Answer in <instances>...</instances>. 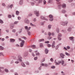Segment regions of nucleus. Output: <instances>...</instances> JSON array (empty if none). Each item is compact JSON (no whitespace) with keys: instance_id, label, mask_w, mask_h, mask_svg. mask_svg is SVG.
I'll return each mask as SVG.
<instances>
[{"instance_id":"1","label":"nucleus","mask_w":75,"mask_h":75,"mask_svg":"<svg viewBox=\"0 0 75 75\" xmlns=\"http://www.w3.org/2000/svg\"><path fill=\"white\" fill-rule=\"evenodd\" d=\"M18 59H17L18 61H20V62H21L22 61V57L20 56H19L18 57Z\"/></svg>"},{"instance_id":"2","label":"nucleus","mask_w":75,"mask_h":75,"mask_svg":"<svg viewBox=\"0 0 75 75\" xmlns=\"http://www.w3.org/2000/svg\"><path fill=\"white\" fill-rule=\"evenodd\" d=\"M25 43V42L24 41V40H22V42L21 43L20 47H23V45H24Z\"/></svg>"},{"instance_id":"3","label":"nucleus","mask_w":75,"mask_h":75,"mask_svg":"<svg viewBox=\"0 0 75 75\" xmlns=\"http://www.w3.org/2000/svg\"><path fill=\"white\" fill-rule=\"evenodd\" d=\"M61 37H62V35L61 34V33H59L58 35V36L57 37V38L58 40L60 41V40H61Z\"/></svg>"},{"instance_id":"4","label":"nucleus","mask_w":75,"mask_h":75,"mask_svg":"<svg viewBox=\"0 0 75 75\" xmlns=\"http://www.w3.org/2000/svg\"><path fill=\"white\" fill-rule=\"evenodd\" d=\"M34 13L36 15V16H39V11H34Z\"/></svg>"},{"instance_id":"5","label":"nucleus","mask_w":75,"mask_h":75,"mask_svg":"<svg viewBox=\"0 0 75 75\" xmlns=\"http://www.w3.org/2000/svg\"><path fill=\"white\" fill-rule=\"evenodd\" d=\"M30 28L31 27H29L28 28V27H27V26L25 27V29H26V30H27V31H28L30 30Z\"/></svg>"},{"instance_id":"6","label":"nucleus","mask_w":75,"mask_h":75,"mask_svg":"<svg viewBox=\"0 0 75 75\" xmlns=\"http://www.w3.org/2000/svg\"><path fill=\"white\" fill-rule=\"evenodd\" d=\"M60 55L61 57L62 58H64V56H65V55H64V54L62 53H61L60 54Z\"/></svg>"},{"instance_id":"7","label":"nucleus","mask_w":75,"mask_h":75,"mask_svg":"<svg viewBox=\"0 0 75 75\" xmlns=\"http://www.w3.org/2000/svg\"><path fill=\"white\" fill-rule=\"evenodd\" d=\"M14 41H15V39H10V42H14Z\"/></svg>"},{"instance_id":"8","label":"nucleus","mask_w":75,"mask_h":75,"mask_svg":"<svg viewBox=\"0 0 75 75\" xmlns=\"http://www.w3.org/2000/svg\"><path fill=\"white\" fill-rule=\"evenodd\" d=\"M41 18L42 19V20H46V21H48L47 19L45 18L43 16H41Z\"/></svg>"},{"instance_id":"9","label":"nucleus","mask_w":75,"mask_h":75,"mask_svg":"<svg viewBox=\"0 0 75 75\" xmlns=\"http://www.w3.org/2000/svg\"><path fill=\"white\" fill-rule=\"evenodd\" d=\"M19 4L21 5V4H23V0H21L19 2Z\"/></svg>"},{"instance_id":"10","label":"nucleus","mask_w":75,"mask_h":75,"mask_svg":"<svg viewBox=\"0 0 75 75\" xmlns=\"http://www.w3.org/2000/svg\"><path fill=\"white\" fill-rule=\"evenodd\" d=\"M35 52L36 53V55H40V53H38V51H35Z\"/></svg>"},{"instance_id":"11","label":"nucleus","mask_w":75,"mask_h":75,"mask_svg":"<svg viewBox=\"0 0 75 75\" xmlns=\"http://www.w3.org/2000/svg\"><path fill=\"white\" fill-rule=\"evenodd\" d=\"M62 7L63 8H65L66 7V5L65 4H63L62 5Z\"/></svg>"},{"instance_id":"12","label":"nucleus","mask_w":75,"mask_h":75,"mask_svg":"<svg viewBox=\"0 0 75 75\" xmlns=\"http://www.w3.org/2000/svg\"><path fill=\"white\" fill-rule=\"evenodd\" d=\"M45 53L46 54H47L48 53V50L46 49L45 50Z\"/></svg>"},{"instance_id":"13","label":"nucleus","mask_w":75,"mask_h":75,"mask_svg":"<svg viewBox=\"0 0 75 75\" xmlns=\"http://www.w3.org/2000/svg\"><path fill=\"white\" fill-rule=\"evenodd\" d=\"M21 65L22 67H25V64H24V63L23 62L22 63Z\"/></svg>"},{"instance_id":"14","label":"nucleus","mask_w":75,"mask_h":75,"mask_svg":"<svg viewBox=\"0 0 75 75\" xmlns=\"http://www.w3.org/2000/svg\"><path fill=\"white\" fill-rule=\"evenodd\" d=\"M54 63H56L55 64L56 65H59V63L57 62V60H55Z\"/></svg>"},{"instance_id":"15","label":"nucleus","mask_w":75,"mask_h":75,"mask_svg":"<svg viewBox=\"0 0 75 75\" xmlns=\"http://www.w3.org/2000/svg\"><path fill=\"white\" fill-rule=\"evenodd\" d=\"M19 13H20V12L19 11H16V15H17V16H18V14H19Z\"/></svg>"},{"instance_id":"16","label":"nucleus","mask_w":75,"mask_h":75,"mask_svg":"<svg viewBox=\"0 0 75 75\" xmlns=\"http://www.w3.org/2000/svg\"><path fill=\"white\" fill-rule=\"evenodd\" d=\"M32 48L33 49H34V48H36V47H35V45H33L32 46Z\"/></svg>"},{"instance_id":"17","label":"nucleus","mask_w":75,"mask_h":75,"mask_svg":"<svg viewBox=\"0 0 75 75\" xmlns=\"http://www.w3.org/2000/svg\"><path fill=\"white\" fill-rule=\"evenodd\" d=\"M0 49L1 50H4V48L3 47L1 46H0Z\"/></svg>"},{"instance_id":"18","label":"nucleus","mask_w":75,"mask_h":75,"mask_svg":"<svg viewBox=\"0 0 75 75\" xmlns=\"http://www.w3.org/2000/svg\"><path fill=\"white\" fill-rule=\"evenodd\" d=\"M49 17L50 18H53V16L52 15H50L49 16Z\"/></svg>"},{"instance_id":"19","label":"nucleus","mask_w":75,"mask_h":75,"mask_svg":"<svg viewBox=\"0 0 75 75\" xmlns=\"http://www.w3.org/2000/svg\"><path fill=\"white\" fill-rule=\"evenodd\" d=\"M74 39V37H69V40H73Z\"/></svg>"},{"instance_id":"20","label":"nucleus","mask_w":75,"mask_h":75,"mask_svg":"<svg viewBox=\"0 0 75 75\" xmlns=\"http://www.w3.org/2000/svg\"><path fill=\"white\" fill-rule=\"evenodd\" d=\"M62 25L64 26V25H65V22L62 23Z\"/></svg>"},{"instance_id":"21","label":"nucleus","mask_w":75,"mask_h":75,"mask_svg":"<svg viewBox=\"0 0 75 75\" xmlns=\"http://www.w3.org/2000/svg\"><path fill=\"white\" fill-rule=\"evenodd\" d=\"M65 54L66 55H67V56H69L70 55V54L67 52H65Z\"/></svg>"},{"instance_id":"22","label":"nucleus","mask_w":75,"mask_h":75,"mask_svg":"<svg viewBox=\"0 0 75 75\" xmlns=\"http://www.w3.org/2000/svg\"><path fill=\"white\" fill-rule=\"evenodd\" d=\"M30 25L31 26H33L34 27H35V25H33V23H30Z\"/></svg>"},{"instance_id":"23","label":"nucleus","mask_w":75,"mask_h":75,"mask_svg":"<svg viewBox=\"0 0 75 75\" xmlns=\"http://www.w3.org/2000/svg\"><path fill=\"white\" fill-rule=\"evenodd\" d=\"M0 23H3V21L1 19H0Z\"/></svg>"},{"instance_id":"24","label":"nucleus","mask_w":75,"mask_h":75,"mask_svg":"<svg viewBox=\"0 0 75 75\" xmlns=\"http://www.w3.org/2000/svg\"><path fill=\"white\" fill-rule=\"evenodd\" d=\"M71 30H72V29H71V28H69L68 29V31H71Z\"/></svg>"},{"instance_id":"25","label":"nucleus","mask_w":75,"mask_h":75,"mask_svg":"<svg viewBox=\"0 0 75 75\" xmlns=\"http://www.w3.org/2000/svg\"><path fill=\"white\" fill-rule=\"evenodd\" d=\"M46 1H45V0H43V3L44 4H46Z\"/></svg>"},{"instance_id":"26","label":"nucleus","mask_w":75,"mask_h":75,"mask_svg":"<svg viewBox=\"0 0 75 75\" xmlns=\"http://www.w3.org/2000/svg\"><path fill=\"white\" fill-rule=\"evenodd\" d=\"M40 47H43V45L42 44V43H40Z\"/></svg>"},{"instance_id":"27","label":"nucleus","mask_w":75,"mask_h":75,"mask_svg":"<svg viewBox=\"0 0 75 75\" xmlns=\"http://www.w3.org/2000/svg\"><path fill=\"white\" fill-rule=\"evenodd\" d=\"M62 12L63 13H66V11H65V10H63L62 11Z\"/></svg>"},{"instance_id":"28","label":"nucleus","mask_w":75,"mask_h":75,"mask_svg":"<svg viewBox=\"0 0 75 75\" xmlns=\"http://www.w3.org/2000/svg\"><path fill=\"white\" fill-rule=\"evenodd\" d=\"M51 68H52V69H54L55 68V67L54 66H52L51 67Z\"/></svg>"},{"instance_id":"29","label":"nucleus","mask_w":75,"mask_h":75,"mask_svg":"<svg viewBox=\"0 0 75 75\" xmlns=\"http://www.w3.org/2000/svg\"><path fill=\"white\" fill-rule=\"evenodd\" d=\"M58 7H60L61 6V3H58Z\"/></svg>"},{"instance_id":"30","label":"nucleus","mask_w":75,"mask_h":75,"mask_svg":"<svg viewBox=\"0 0 75 75\" xmlns=\"http://www.w3.org/2000/svg\"><path fill=\"white\" fill-rule=\"evenodd\" d=\"M5 71L6 72H8V70L7 69H5Z\"/></svg>"},{"instance_id":"31","label":"nucleus","mask_w":75,"mask_h":75,"mask_svg":"<svg viewBox=\"0 0 75 75\" xmlns=\"http://www.w3.org/2000/svg\"><path fill=\"white\" fill-rule=\"evenodd\" d=\"M18 21H15L14 23V24H18Z\"/></svg>"},{"instance_id":"32","label":"nucleus","mask_w":75,"mask_h":75,"mask_svg":"<svg viewBox=\"0 0 75 75\" xmlns=\"http://www.w3.org/2000/svg\"><path fill=\"white\" fill-rule=\"evenodd\" d=\"M8 18H11V16L10 15H9L8 16Z\"/></svg>"},{"instance_id":"33","label":"nucleus","mask_w":75,"mask_h":75,"mask_svg":"<svg viewBox=\"0 0 75 75\" xmlns=\"http://www.w3.org/2000/svg\"><path fill=\"white\" fill-rule=\"evenodd\" d=\"M52 48H55V45H52Z\"/></svg>"},{"instance_id":"34","label":"nucleus","mask_w":75,"mask_h":75,"mask_svg":"<svg viewBox=\"0 0 75 75\" xmlns=\"http://www.w3.org/2000/svg\"><path fill=\"white\" fill-rule=\"evenodd\" d=\"M47 46L48 47H51V45L50 44H47Z\"/></svg>"},{"instance_id":"35","label":"nucleus","mask_w":75,"mask_h":75,"mask_svg":"<svg viewBox=\"0 0 75 75\" xmlns=\"http://www.w3.org/2000/svg\"><path fill=\"white\" fill-rule=\"evenodd\" d=\"M42 0H39V3H42Z\"/></svg>"},{"instance_id":"36","label":"nucleus","mask_w":75,"mask_h":75,"mask_svg":"<svg viewBox=\"0 0 75 75\" xmlns=\"http://www.w3.org/2000/svg\"><path fill=\"white\" fill-rule=\"evenodd\" d=\"M28 34L29 35H31V33L30 32H28Z\"/></svg>"},{"instance_id":"37","label":"nucleus","mask_w":75,"mask_h":75,"mask_svg":"<svg viewBox=\"0 0 75 75\" xmlns=\"http://www.w3.org/2000/svg\"><path fill=\"white\" fill-rule=\"evenodd\" d=\"M38 58L37 57H34V59L35 60H37V59Z\"/></svg>"},{"instance_id":"38","label":"nucleus","mask_w":75,"mask_h":75,"mask_svg":"<svg viewBox=\"0 0 75 75\" xmlns=\"http://www.w3.org/2000/svg\"><path fill=\"white\" fill-rule=\"evenodd\" d=\"M51 1H52V0H49L48 1V3H51Z\"/></svg>"},{"instance_id":"39","label":"nucleus","mask_w":75,"mask_h":75,"mask_svg":"<svg viewBox=\"0 0 75 75\" xmlns=\"http://www.w3.org/2000/svg\"><path fill=\"white\" fill-rule=\"evenodd\" d=\"M48 34L49 35V36H50L51 35V33L49 32L48 33Z\"/></svg>"},{"instance_id":"40","label":"nucleus","mask_w":75,"mask_h":75,"mask_svg":"<svg viewBox=\"0 0 75 75\" xmlns=\"http://www.w3.org/2000/svg\"><path fill=\"white\" fill-rule=\"evenodd\" d=\"M51 25H48V28H51Z\"/></svg>"},{"instance_id":"41","label":"nucleus","mask_w":75,"mask_h":75,"mask_svg":"<svg viewBox=\"0 0 75 75\" xmlns=\"http://www.w3.org/2000/svg\"><path fill=\"white\" fill-rule=\"evenodd\" d=\"M55 42L54 41H53L52 43V45H55Z\"/></svg>"},{"instance_id":"42","label":"nucleus","mask_w":75,"mask_h":75,"mask_svg":"<svg viewBox=\"0 0 75 75\" xmlns=\"http://www.w3.org/2000/svg\"><path fill=\"white\" fill-rule=\"evenodd\" d=\"M63 49L64 50H66V51H67V48H66V47H64L63 48Z\"/></svg>"},{"instance_id":"43","label":"nucleus","mask_w":75,"mask_h":75,"mask_svg":"<svg viewBox=\"0 0 75 75\" xmlns=\"http://www.w3.org/2000/svg\"><path fill=\"white\" fill-rule=\"evenodd\" d=\"M16 30L13 29V30H12V32H13V33H15V32H16Z\"/></svg>"},{"instance_id":"44","label":"nucleus","mask_w":75,"mask_h":75,"mask_svg":"<svg viewBox=\"0 0 75 75\" xmlns=\"http://www.w3.org/2000/svg\"><path fill=\"white\" fill-rule=\"evenodd\" d=\"M50 61L52 62H53V61H54V60H53V59H52V58H51V59H50Z\"/></svg>"},{"instance_id":"45","label":"nucleus","mask_w":75,"mask_h":75,"mask_svg":"<svg viewBox=\"0 0 75 75\" xmlns=\"http://www.w3.org/2000/svg\"><path fill=\"white\" fill-rule=\"evenodd\" d=\"M0 69H4V67H0V72H1V70Z\"/></svg>"},{"instance_id":"46","label":"nucleus","mask_w":75,"mask_h":75,"mask_svg":"<svg viewBox=\"0 0 75 75\" xmlns=\"http://www.w3.org/2000/svg\"><path fill=\"white\" fill-rule=\"evenodd\" d=\"M44 40V39H41L40 40V42H41V41H43Z\"/></svg>"},{"instance_id":"47","label":"nucleus","mask_w":75,"mask_h":75,"mask_svg":"<svg viewBox=\"0 0 75 75\" xmlns=\"http://www.w3.org/2000/svg\"><path fill=\"white\" fill-rule=\"evenodd\" d=\"M13 5L11 4L10 6V7L11 8H12V7H13Z\"/></svg>"},{"instance_id":"48","label":"nucleus","mask_w":75,"mask_h":75,"mask_svg":"<svg viewBox=\"0 0 75 75\" xmlns=\"http://www.w3.org/2000/svg\"><path fill=\"white\" fill-rule=\"evenodd\" d=\"M64 64V61H62V65H63Z\"/></svg>"},{"instance_id":"49","label":"nucleus","mask_w":75,"mask_h":75,"mask_svg":"<svg viewBox=\"0 0 75 75\" xmlns=\"http://www.w3.org/2000/svg\"><path fill=\"white\" fill-rule=\"evenodd\" d=\"M61 74H63V75H65V74L64 73V72H63V71H62L61 72Z\"/></svg>"},{"instance_id":"50","label":"nucleus","mask_w":75,"mask_h":75,"mask_svg":"<svg viewBox=\"0 0 75 75\" xmlns=\"http://www.w3.org/2000/svg\"><path fill=\"white\" fill-rule=\"evenodd\" d=\"M15 63L16 64H18V63H19V62H18L17 61H16L15 62Z\"/></svg>"},{"instance_id":"51","label":"nucleus","mask_w":75,"mask_h":75,"mask_svg":"<svg viewBox=\"0 0 75 75\" xmlns=\"http://www.w3.org/2000/svg\"><path fill=\"white\" fill-rule=\"evenodd\" d=\"M50 42L48 41H46L45 42V43H46L47 44H48V43H49Z\"/></svg>"},{"instance_id":"52","label":"nucleus","mask_w":75,"mask_h":75,"mask_svg":"<svg viewBox=\"0 0 75 75\" xmlns=\"http://www.w3.org/2000/svg\"><path fill=\"white\" fill-rule=\"evenodd\" d=\"M23 39H24V40H26L27 39V38L24 36L23 37Z\"/></svg>"},{"instance_id":"53","label":"nucleus","mask_w":75,"mask_h":75,"mask_svg":"<svg viewBox=\"0 0 75 75\" xmlns=\"http://www.w3.org/2000/svg\"><path fill=\"white\" fill-rule=\"evenodd\" d=\"M67 49H68V50H69V49H70V47H69V46H67Z\"/></svg>"},{"instance_id":"54","label":"nucleus","mask_w":75,"mask_h":75,"mask_svg":"<svg viewBox=\"0 0 75 75\" xmlns=\"http://www.w3.org/2000/svg\"><path fill=\"white\" fill-rule=\"evenodd\" d=\"M18 20H20V19H21V17H18Z\"/></svg>"},{"instance_id":"55","label":"nucleus","mask_w":75,"mask_h":75,"mask_svg":"<svg viewBox=\"0 0 75 75\" xmlns=\"http://www.w3.org/2000/svg\"><path fill=\"white\" fill-rule=\"evenodd\" d=\"M2 5H3V6H4V7L6 6V5H5V4L4 3L2 4Z\"/></svg>"},{"instance_id":"56","label":"nucleus","mask_w":75,"mask_h":75,"mask_svg":"<svg viewBox=\"0 0 75 75\" xmlns=\"http://www.w3.org/2000/svg\"><path fill=\"white\" fill-rule=\"evenodd\" d=\"M26 64L28 65H29V63L27 62H26Z\"/></svg>"},{"instance_id":"57","label":"nucleus","mask_w":75,"mask_h":75,"mask_svg":"<svg viewBox=\"0 0 75 75\" xmlns=\"http://www.w3.org/2000/svg\"><path fill=\"white\" fill-rule=\"evenodd\" d=\"M6 31L7 32V33H8V32H9V30H6Z\"/></svg>"},{"instance_id":"58","label":"nucleus","mask_w":75,"mask_h":75,"mask_svg":"<svg viewBox=\"0 0 75 75\" xmlns=\"http://www.w3.org/2000/svg\"><path fill=\"white\" fill-rule=\"evenodd\" d=\"M44 66L45 67H47V66H48V65H47V64H45Z\"/></svg>"},{"instance_id":"59","label":"nucleus","mask_w":75,"mask_h":75,"mask_svg":"<svg viewBox=\"0 0 75 75\" xmlns=\"http://www.w3.org/2000/svg\"><path fill=\"white\" fill-rule=\"evenodd\" d=\"M31 4H32V5H33L34 4V3L33 2H32L31 3Z\"/></svg>"},{"instance_id":"60","label":"nucleus","mask_w":75,"mask_h":75,"mask_svg":"<svg viewBox=\"0 0 75 75\" xmlns=\"http://www.w3.org/2000/svg\"><path fill=\"white\" fill-rule=\"evenodd\" d=\"M57 33H59V29H57Z\"/></svg>"},{"instance_id":"61","label":"nucleus","mask_w":75,"mask_h":75,"mask_svg":"<svg viewBox=\"0 0 75 75\" xmlns=\"http://www.w3.org/2000/svg\"><path fill=\"white\" fill-rule=\"evenodd\" d=\"M1 40L2 41H4V38H2Z\"/></svg>"},{"instance_id":"62","label":"nucleus","mask_w":75,"mask_h":75,"mask_svg":"<svg viewBox=\"0 0 75 75\" xmlns=\"http://www.w3.org/2000/svg\"><path fill=\"white\" fill-rule=\"evenodd\" d=\"M3 54L2 53H0V55H3Z\"/></svg>"},{"instance_id":"63","label":"nucleus","mask_w":75,"mask_h":75,"mask_svg":"<svg viewBox=\"0 0 75 75\" xmlns=\"http://www.w3.org/2000/svg\"><path fill=\"white\" fill-rule=\"evenodd\" d=\"M15 75H18V74H17V73H16L15 74Z\"/></svg>"},{"instance_id":"64","label":"nucleus","mask_w":75,"mask_h":75,"mask_svg":"<svg viewBox=\"0 0 75 75\" xmlns=\"http://www.w3.org/2000/svg\"><path fill=\"white\" fill-rule=\"evenodd\" d=\"M34 21H36V19L35 18L33 20Z\"/></svg>"}]
</instances>
